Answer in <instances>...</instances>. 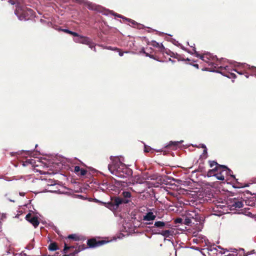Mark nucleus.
I'll return each mask as SVG.
<instances>
[{"mask_svg":"<svg viewBox=\"0 0 256 256\" xmlns=\"http://www.w3.org/2000/svg\"><path fill=\"white\" fill-rule=\"evenodd\" d=\"M187 215L189 218L194 220V222H200L201 220V217L200 214L198 213V210H188L187 213Z\"/></svg>","mask_w":256,"mask_h":256,"instance_id":"obj_7","label":"nucleus"},{"mask_svg":"<svg viewBox=\"0 0 256 256\" xmlns=\"http://www.w3.org/2000/svg\"><path fill=\"white\" fill-rule=\"evenodd\" d=\"M150 44L152 46H153L154 47H156V48H160L162 50H164V46L162 45V44H160L158 42H156V41L155 40H152L151 42H150Z\"/></svg>","mask_w":256,"mask_h":256,"instance_id":"obj_20","label":"nucleus"},{"mask_svg":"<svg viewBox=\"0 0 256 256\" xmlns=\"http://www.w3.org/2000/svg\"><path fill=\"white\" fill-rule=\"evenodd\" d=\"M168 52H169L168 53V52H166V54H167L168 55H170L171 57H174V52H170V50H168Z\"/></svg>","mask_w":256,"mask_h":256,"instance_id":"obj_44","label":"nucleus"},{"mask_svg":"<svg viewBox=\"0 0 256 256\" xmlns=\"http://www.w3.org/2000/svg\"><path fill=\"white\" fill-rule=\"evenodd\" d=\"M107 242L104 240L96 241L95 239L88 240L87 242V244L90 248H94L100 246Z\"/></svg>","mask_w":256,"mask_h":256,"instance_id":"obj_8","label":"nucleus"},{"mask_svg":"<svg viewBox=\"0 0 256 256\" xmlns=\"http://www.w3.org/2000/svg\"><path fill=\"white\" fill-rule=\"evenodd\" d=\"M192 223H193L194 224V222H192V218H190L188 217V216L187 215V214H186V218L184 219V224L186 225H188V226H189Z\"/></svg>","mask_w":256,"mask_h":256,"instance_id":"obj_22","label":"nucleus"},{"mask_svg":"<svg viewBox=\"0 0 256 256\" xmlns=\"http://www.w3.org/2000/svg\"><path fill=\"white\" fill-rule=\"evenodd\" d=\"M243 206V202L236 198L230 200L228 202V206L230 210H236L242 208Z\"/></svg>","mask_w":256,"mask_h":256,"instance_id":"obj_4","label":"nucleus"},{"mask_svg":"<svg viewBox=\"0 0 256 256\" xmlns=\"http://www.w3.org/2000/svg\"><path fill=\"white\" fill-rule=\"evenodd\" d=\"M14 14L18 16L20 20H27L28 19L26 17V12L24 8L18 3L16 4Z\"/></svg>","mask_w":256,"mask_h":256,"instance_id":"obj_3","label":"nucleus"},{"mask_svg":"<svg viewBox=\"0 0 256 256\" xmlns=\"http://www.w3.org/2000/svg\"><path fill=\"white\" fill-rule=\"evenodd\" d=\"M170 233V231L168 230H162V232H158L156 230H152L153 234H161L164 237H168Z\"/></svg>","mask_w":256,"mask_h":256,"instance_id":"obj_16","label":"nucleus"},{"mask_svg":"<svg viewBox=\"0 0 256 256\" xmlns=\"http://www.w3.org/2000/svg\"><path fill=\"white\" fill-rule=\"evenodd\" d=\"M218 69H220V70H230V68L228 66H220L218 67Z\"/></svg>","mask_w":256,"mask_h":256,"instance_id":"obj_39","label":"nucleus"},{"mask_svg":"<svg viewBox=\"0 0 256 256\" xmlns=\"http://www.w3.org/2000/svg\"><path fill=\"white\" fill-rule=\"evenodd\" d=\"M156 218V216L154 214V213L150 211L148 212L144 216L143 220L144 221L150 222L153 221Z\"/></svg>","mask_w":256,"mask_h":256,"instance_id":"obj_13","label":"nucleus"},{"mask_svg":"<svg viewBox=\"0 0 256 256\" xmlns=\"http://www.w3.org/2000/svg\"><path fill=\"white\" fill-rule=\"evenodd\" d=\"M206 56H208V57L210 61L212 62L214 61L215 60H218V58L216 56H214L210 52H206L204 53Z\"/></svg>","mask_w":256,"mask_h":256,"instance_id":"obj_23","label":"nucleus"},{"mask_svg":"<svg viewBox=\"0 0 256 256\" xmlns=\"http://www.w3.org/2000/svg\"><path fill=\"white\" fill-rule=\"evenodd\" d=\"M114 16H116L118 18H122V19H124L125 20V17H124V16L120 15V14H114Z\"/></svg>","mask_w":256,"mask_h":256,"instance_id":"obj_46","label":"nucleus"},{"mask_svg":"<svg viewBox=\"0 0 256 256\" xmlns=\"http://www.w3.org/2000/svg\"><path fill=\"white\" fill-rule=\"evenodd\" d=\"M80 252V250H76L74 252H72L70 254H74V256L76 254H78Z\"/></svg>","mask_w":256,"mask_h":256,"instance_id":"obj_50","label":"nucleus"},{"mask_svg":"<svg viewBox=\"0 0 256 256\" xmlns=\"http://www.w3.org/2000/svg\"><path fill=\"white\" fill-rule=\"evenodd\" d=\"M98 188L103 192H106L107 191H110L113 190L114 187V185L106 182H104L102 183H100L98 185Z\"/></svg>","mask_w":256,"mask_h":256,"instance_id":"obj_6","label":"nucleus"},{"mask_svg":"<svg viewBox=\"0 0 256 256\" xmlns=\"http://www.w3.org/2000/svg\"><path fill=\"white\" fill-rule=\"evenodd\" d=\"M168 222H166L158 220L156 221L154 224L152 226H149V228H150L152 230H153L152 228H156L159 229H163L166 227V226L168 225Z\"/></svg>","mask_w":256,"mask_h":256,"instance_id":"obj_10","label":"nucleus"},{"mask_svg":"<svg viewBox=\"0 0 256 256\" xmlns=\"http://www.w3.org/2000/svg\"><path fill=\"white\" fill-rule=\"evenodd\" d=\"M29 222H30L35 228H36L40 224L36 216H34L31 218L30 220H29Z\"/></svg>","mask_w":256,"mask_h":256,"instance_id":"obj_18","label":"nucleus"},{"mask_svg":"<svg viewBox=\"0 0 256 256\" xmlns=\"http://www.w3.org/2000/svg\"><path fill=\"white\" fill-rule=\"evenodd\" d=\"M209 162H210V168H212L213 166H218V170H220V169H221L222 168L218 166V165H220L219 164H218L215 161H209Z\"/></svg>","mask_w":256,"mask_h":256,"instance_id":"obj_28","label":"nucleus"},{"mask_svg":"<svg viewBox=\"0 0 256 256\" xmlns=\"http://www.w3.org/2000/svg\"><path fill=\"white\" fill-rule=\"evenodd\" d=\"M74 41L76 43L86 44L90 43V38L80 35L78 38H74Z\"/></svg>","mask_w":256,"mask_h":256,"instance_id":"obj_9","label":"nucleus"},{"mask_svg":"<svg viewBox=\"0 0 256 256\" xmlns=\"http://www.w3.org/2000/svg\"><path fill=\"white\" fill-rule=\"evenodd\" d=\"M118 54H119V56H123L124 54V52H126H126H120V50H118Z\"/></svg>","mask_w":256,"mask_h":256,"instance_id":"obj_49","label":"nucleus"},{"mask_svg":"<svg viewBox=\"0 0 256 256\" xmlns=\"http://www.w3.org/2000/svg\"><path fill=\"white\" fill-rule=\"evenodd\" d=\"M179 46H180V48H181L182 50H185V51L187 52L188 53H189V54H194V52H190V50H188L187 48H184L182 45V44H180V45Z\"/></svg>","mask_w":256,"mask_h":256,"instance_id":"obj_30","label":"nucleus"},{"mask_svg":"<svg viewBox=\"0 0 256 256\" xmlns=\"http://www.w3.org/2000/svg\"><path fill=\"white\" fill-rule=\"evenodd\" d=\"M56 30H58V31H62V32H64L66 33H67V34H71L72 32V30H69L68 29H65V28H62L60 27H58V28H54Z\"/></svg>","mask_w":256,"mask_h":256,"instance_id":"obj_27","label":"nucleus"},{"mask_svg":"<svg viewBox=\"0 0 256 256\" xmlns=\"http://www.w3.org/2000/svg\"><path fill=\"white\" fill-rule=\"evenodd\" d=\"M70 34L72 35L73 36H75L76 38H78L80 36V34L78 33L74 32H72V31Z\"/></svg>","mask_w":256,"mask_h":256,"instance_id":"obj_41","label":"nucleus"},{"mask_svg":"<svg viewBox=\"0 0 256 256\" xmlns=\"http://www.w3.org/2000/svg\"><path fill=\"white\" fill-rule=\"evenodd\" d=\"M8 2H9L11 4H12V5H14V4H15V2H14V1L11 0H9V1H8Z\"/></svg>","mask_w":256,"mask_h":256,"instance_id":"obj_61","label":"nucleus"},{"mask_svg":"<svg viewBox=\"0 0 256 256\" xmlns=\"http://www.w3.org/2000/svg\"><path fill=\"white\" fill-rule=\"evenodd\" d=\"M50 191L52 192H58L60 191V190L58 189V190H50Z\"/></svg>","mask_w":256,"mask_h":256,"instance_id":"obj_55","label":"nucleus"},{"mask_svg":"<svg viewBox=\"0 0 256 256\" xmlns=\"http://www.w3.org/2000/svg\"><path fill=\"white\" fill-rule=\"evenodd\" d=\"M72 248V246H66V244H65L64 248L63 250V252L66 254L68 250H69L70 248Z\"/></svg>","mask_w":256,"mask_h":256,"instance_id":"obj_35","label":"nucleus"},{"mask_svg":"<svg viewBox=\"0 0 256 256\" xmlns=\"http://www.w3.org/2000/svg\"><path fill=\"white\" fill-rule=\"evenodd\" d=\"M248 254H245L244 250L242 248H240L238 250L236 256H247Z\"/></svg>","mask_w":256,"mask_h":256,"instance_id":"obj_25","label":"nucleus"},{"mask_svg":"<svg viewBox=\"0 0 256 256\" xmlns=\"http://www.w3.org/2000/svg\"><path fill=\"white\" fill-rule=\"evenodd\" d=\"M27 10H28V12H29L30 14H32L33 10L32 9L28 8V9Z\"/></svg>","mask_w":256,"mask_h":256,"instance_id":"obj_54","label":"nucleus"},{"mask_svg":"<svg viewBox=\"0 0 256 256\" xmlns=\"http://www.w3.org/2000/svg\"><path fill=\"white\" fill-rule=\"evenodd\" d=\"M121 196H122V199L124 201L125 200H128V203L130 202V198L132 197V194L130 192L124 191L122 192Z\"/></svg>","mask_w":256,"mask_h":256,"instance_id":"obj_15","label":"nucleus"},{"mask_svg":"<svg viewBox=\"0 0 256 256\" xmlns=\"http://www.w3.org/2000/svg\"><path fill=\"white\" fill-rule=\"evenodd\" d=\"M125 20H128V22H131L132 25H135L136 24H137L136 22L134 20H132L131 19H129V18H125Z\"/></svg>","mask_w":256,"mask_h":256,"instance_id":"obj_38","label":"nucleus"},{"mask_svg":"<svg viewBox=\"0 0 256 256\" xmlns=\"http://www.w3.org/2000/svg\"><path fill=\"white\" fill-rule=\"evenodd\" d=\"M88 46L89 48L90 49H93V46H95L94 44L92 42V40L90 38V43L88 44H86Z\"/></svg>","mask_w":256,"mask_h":256,"instance_id":"obj_34","label":"nucleus"},{"mask_svg":"<svg viewBox=\"0 0 256 256\" xmlns=\"http://www.w3.org/2000/svg\"><path fill=\"white\" fill-rule=\"evenodd\" d=\"M63 256H74V254H64Z\"/></svg>","mask_w":256,"mask_h":256,"instance_id":"obj_62","label":"nucleus"},{"mask_svg":"<svg viewBox=\"0 0 256 256\" xmlns=\"http://www.w3.org/2000/svg\"><path fill=\"white\" fill-rule=\"evenodd\" d=\"M110 159L112 162L108 164V169L112 174L118 178H126L132 174V170L120 162L118 157L111 156Z\"/></svg>","mask_w":256,"mask_h":256,"instance_id":"obj_1","label":"nucleus"},{"mask_svg":"<svg viewBox=\"0 0 256 256\" xmlns=\"http://www.w3.org/2000/svg\"><path fill=\"white\" fill-rule=\"evenodd\" d=\"M219 170H218V166H215L214 168L212 170H210L208 171V176H214V174H214V172L216 171H218Z\"/></svg>","mask_w":256,"mask_h":256,"instance_id":"obj_24","label":"nucleus"},{"mask_svg":"<svg viewBox=\"0 0 256 256\" xmlns=\"http://www.w3.org/2000/svg\"><path fill=\"white\" fill-rule=\"evenodd\" d=\"M183 142V140L180 141H170L169 142L168 144H167L166 147L169 148L170 146H174V148H176L178 144H182Z\"/></svg>","mask_w":256,"mask_h":256,"instance_id":"obj_19","label":"nucleus"},{"mask_svg":"<svg viewBox=\"0 0 256 256\" xmlns=\"http://www.w3.org/2000/svg\"><path fill=\"white\" fill-rule=\"evenodd\" d=\"M240 65L243 66L244 68H246L250 69L251 68H254L256 69V68H255L254 66H250V65L248 64H241Z\"/></svg>","mask_w":256,"mask_h":256,"instance_id":"obj_31","label":"nucleus"},{"mask_svg":"<svg viewBox=\"0 0 256 256\" xmlns=\"http://www.w3.org/2000/svg\"><path fill=\"white\" fill-rule=\"evenodd\" d=\"M68 238L70 239L75 240H79L77 236L75 234H70L68 236Z\"/></svg>","mask_w":256,"mask_h":256,"instance_id":"obj_29","label":"nucleus"},{"mask_svg":"<svg viewBox=\"0 0 256 256\" xmlns=\"http://www.w3.org/2000/svg\"><path fill=\"white\" fill-rule=\"evenodd\" d=\"M218 166L222 168L221 169H222V172H224L226 175L230 176V177L234 179L236 181L238 180L236 178L235 176L232 174L233 172L232 170L228 168L226 166L224 165H218Z\"/></svg>","mask_w":256,"mask_h":256,"instance_id":"obj_11","label":"nucleus"},{"mask_svg":"<svg viewBox=\"0 0 256 256\" xmlns=\"http://www.w3.org/2000/svg\"><path fill=\"white\" fill-rule=\"evenodd\" d=\"M48 249L50 251H55L58 250V248L56 242H51L48 246Z\"/></svg>","mask_w":256,"mask_h":256,"instance_id":"obj_21","label":"nucleus"},{"mask_svg":"<svg viewBox=\"0 0 256 256\" xmlns=\"http://www.w3.org/2000/svg\"><path fill=\"white\" fill-rule=\"evenodd\" d=\"M20 195L21 196H24V192H20Z\"/></svg>","mask_w":256,"mask_h":256,"instance_id":"obj_64","label":"nucleus"},{"mask_svg":"<svg viewBox=\"0 0 256 256\" xmlns=\"http://www.w3.org/2000/svg\"><path fill=\"white\" fill-rule=\"evenodd\" d=\"M80 168L79 166H74V172L77 174H79V172L80 170Z\"/></svg>","mask_w":256,"mask_h":256,"instance_id":"obj_36","label":"nucleus"},{"mask_svg":"<svg viewBox=\"0 0 256 256\" xmlns=\"http://www.w3.org/2000/svg\"><path fill=\"white\" fill-rule=\"evenodd\" d=\"M152 221H150V222H146V225H150V224H152V226L153 225V222H151Z\"/></svg>","mask_w":256,"mask_h":256,"instance_id":"obj_52","label":"nucleus"},{"mask_svg":"<svg viewBox=\"0 0 256 256\" xmlns=\"http://www.w3.org/2000/svg\"><path fill=\"white\" fill-rule=\"evenodd\" d=\"M149 149H150V148L148 147V148H147L146 146H145V148H144V152H149Z\"/></svg>","mask_w":256,"mask_h":256,"instance_id":"obj_60","label":"nucleus"},{"mask_svg":"<svg viewBox=\"0 0 256 256\" xmlns=\"http://www.w3.org/2000/svg\"><path fill=\"white\" fill-rule=\"evenodd\" d=\"M249 185L248 184H246L245 186H238V187H236L237 188H244V187H248V186ZM234 188H236L235 186H233Z\"/></svg>","mask_w":256,"mask_h":256,"instance_id":"obj_57","label":"nucleus"},{"mask_svg":"<svg viewBox=\"0 0 256 256\" xmlns=\"http://www.w3.org/2000/svg\"><path fill=\"white\" fill-rule=\"evenodd\" d=\"M94 201L96 202H100V201L96 198H94Z\"/></svg>","mask_w":256,"mask_h":256,"instance_id":"obj_63","label":"nucleus"},{"mask_svg":"<svg viewBox=\"0 0 256 256\" xmlns=\"http://www.w3.org/2000/svg\"><path fill=\"white\" fill-rule=\"evenodd\" d=\"M114 16H116L118 18H122V19H124L125 20V17H124V16L120 15V14H114Z\"/></svg>","mask_w":256,"mask_h":256,"instance_id":"obj_45","label":"nucleus"},{"mask_svg":"<svg viewBox=\"0 0 256 256\" xmlns=\"http://www.w3.org/2000/svg\"><path fill=\"white\" fill-rule=\"evenodd\" d=\"M233 70L236 72L238 74H240V75H242L243 74V73L242 72H238V70H236V69H233Z\"/></svg>","mask_w":256,"mask_h":256,"instance_id":"obj_53","label":"nucleus"},{"mask_svg":"<svg viewBox=\"0 0 256 256\" xmlns=\"http://www.w3.org/2000/svg\"><path fill=\"white\" fill-rule=\"evenodd\" d=\"M246 205L254 206L256 204V198L253 196L250 198H248L244 200Z\"/></svg>","mask_w":256,"mask_h":256,"instance_id":"obj_14","label":"nucleus"},{"mask_svg":"<svg viewBox=\"0 0 256 256\" xmlns=\"http://www.w3.org/2000/svg\"><path fill=\"white\" fill-rule=\"evenodd\" d=\"M104 48H106L108 50H119V49L116 48H112L110 46H105V47H104Z\"/></svg>","mask_w":256,"mask_h":256,"instance_id":"obj_33","label":"nucleus"},{"mask_svg":"<svg viewBox=\"0 0 256 256\" xmlns=\"http://www.w3.org/2000/svg\"><path fill=\"white\" fill-rule=\"evenodd\" d=\"M50 186H56V184H53L52 182L51 183H50V184H48Z\"/></svg>","mask_w":256,"mask_h":256,"instance_id":"obj_59","label":"nucleus"},{"mask_svg":"<svg viewBox=\"0 0 256 256\" xmlns=\"http://www.w3.org/2000/svg\"><path fill=\"white\" fill-rule=\"evenodd\" d=\"M172 42L176 46H180V44L178 43V41H176V40H172Z\"/></svg>","mask_w":256,"mask_h":256,"instance_id":"obj_43","label":"nucleus"},{"mask_svg":"<svg viewBox=\"0 0 256 256\" xmlns=\"http://www.w3.org/2000/svg\"><path fill=\"white\" fill-rule=\"evenodd\" d=\"M200 146L202 148H203L204 149L206 148V146L204 144H200Z\"/></svg>","mask_w":256,"mask_h":256,"instance_id":"obj_51","label":"nucleus"},{"mask_svg":"<svg viewBox=\"0 0 256 256\" xmlns=\"http://www.w3.org/2000/svg\"><path fill=\"white\" fill-rule=\"evenodd\" d=\"M143 52H144V54H146V56H148V57H149V58H154V56H153V55L150 54H149L146 52L144 51V50H143Z\"/></svg>","mask_w":256,"mask_h":256,"instance_id":"obj_42","label":"nucleus"},{"mask_svg":"<svg viewBox=\"0 0 256 256\" xmlns=\"http://www.w3.org/2000/svg\"><path fill=\"white\" fill-rule=\"evenodd\" d=\"M207 70V71H209L210 72H216L220 73V74H222V75H223L224 76L228 78H230L232 77L234 78H236V74H234V73H232V72L228 73V74H226L224 72H222V71H220L218 70H208V68H205L204 70Z\"/></svg>","mask_w":256,"mask_h":256,"instance_id":"obj_12","label":"nucleus"},{"mask_svg":"<svg viewBox=\"0 0 256 256\" xmlns=\"http://www.w3.org/2000/svg\"><path fill=\"white\" fill-rule=\"evenodd\" d=\"M192 66H193L195 67L197 69H198V68H199V67H198V64H192Z\"/></svg>","mask_w":256,"mask_h":256,"instance_id":"obj_56","label":"nucleus"},{"mask_svg":"<svg viewBox=\"0 0 256 256\" xmlns=\"http://www.w3.org/2000/svg\"><path fill=\"white\" fill-rule=\"evenodd\" d=\"M182 220L181 218H178L176 220V222L177 223H182Z\"/></svg>","mask_w":256,"mask_h":256,"instance_id":"obj_47","label":"nucleus"},{"mask_svg":"<svg viewBox=\"0 0 256 256\" xmlns=\"http://www.w3.org/2000/svg\"><path fill=\"white\" fill-rule=\"evenodd\" d=\"M218 173L214 174V176H216V179L220 180H224V176L223 175L222 169H220L218 171H217Z\"/></svg>","mask_w":256,"mask_h":256,"instance_id":"obj_17","label":"nucleus"},{"mask_svg":"<svg viewBox=\"0 0 256 256\" xmlns=\"http://www.w3.org/2000/svg\"><path fill=\"white\" fill-rule=\"evenodd\" d=\"M125 20H128V22H131L132 25H135L136 24H137L136 22L134 20H132L131 19H129V18H125Z\"/></svg>","mask_w":256,"mask_h":256,"instance_id":"obj_37","label":"nucleus"},{"mask_svg":"<svg viewBox=\"0 0 256 256\" xmlns=\"http://www.w3.org/2000/svg\"><path fill=\"white\" fill-rule=\"evenodd\" d=\"M194 56L196 58H200L202 60L208 64L209 66H212L215 68H216V66H218V64H216L214 62L210 61V60L208 58H207L208 56H206L204 53L203 54H198V52H196V50H195L194 48Z\"/></svg>","mask_w":256,"mask_h":256,"instance_id":"obj_5","label":"nucleus"},{"mask_svg":"<svg viewBox=\"0 0 256 256\" xmlns=\"http://www.w3.org/2000/svg\"><path fill=\"white\" fill-rule=\"evenodd\" d=\"M87 171L83 168H81L80 171V174L82 176H84L86 174Z\"/></svg>","mask_w":256,"mask_h":256,"instance_id":"obj_32","label":"nucleus"},{"mask_svg":"<svg viewBox=\"0 0 256 256\" xmlns=\"http://www.w3.org/2000/svg\"><path fill=\"white\" fill-rule=\"evenodd\" d=\"M31 218V214L30 213L27 214L25 218L26 220L28 222H29V220H30Z\"/></svg>","mask_w":256,"mask_h":256,"instance_id":"obj_40","label":"nucleus"},{"mask_svg":"<svg viewBox=\"0 0 256 256\" xmlns=\"http://www.w3.org/2000/svg\"><path fill=\"white\" fill-rule=\"evenodd\" d=\"M128 203V200H125L124 201L120 196H114L111 198L110 202L104 204L106 208L112 210H118V208L122 204Z\"/></svg>","mask_w":256,"mask_h":256,"instance_id":"obj_2","label":"nucleus"},{"mask_svg":"<svg viewBox=\"0 0 256 256\" xmlns=\"http://www.w3.org/2000/svg\"><path fill=\"white\" fill-rule=\"evenodd\" d=\"M207 148L204 149L203 150V154H207Z\"/></svg>","mask_w":256,"mask_h":256,"instance_id":"obj_58","label":"nucleus"},{"mask_svg":"<svg viewBox=\"0 0 256 256\" xmlns=\"http://www.w3.org/2000/svg\"><path fill=\"white\" fill-rule=\"evenodd\" d=\"M222 250H223L224 252H221L222 254H225L226 252H232L237 254L238 249L236 248H230L228 249H222Z\"/></svg>","mask_w":256,"mask_h":256,"instance_id":"obj_26","label":"nucleus"},{"mask_svg":"<svg viewBox=\"0 0 256 256\" xmlns=\"http://www.w3.org/2000/svg\"><path fill=\"white\" fill-rule=\"evenodd\" d=\"M217 208H223L224 207V206L222 204H216Z\"/></svg>","mask_w":256,"mask_h":256,"instance_id":"obj_48","label":"nucleus"}]
</instances>
